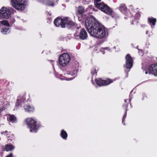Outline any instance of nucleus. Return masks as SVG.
Masks as SVG:
<instances>
[{
  "mask_svg": "<svg viewBox=\"0 0 157 157\" xmlns=\"http://www.w3.org/2000/svg\"><path fill=\"white\" fill-rule=\"evenodd\" d=\"M61 136L62 138L64 139H65L67 136V134L65 131L63 130H62L61 133Z\"/></svg>",
  "mask_w": 157,
  "mask_h": 157,
  "instance_id": "19",
  "label": "nucleus"
},
{
  "mask_svg": "<svg viewBox=\"0 0 157 157\" xmlns=\"http://www.w3.org/2000/svg\"><path fill=\"white\" fill-rule=\"evenodd\" d=\"M73 78H69V80H71L73 79Z\"/></svg>",
  "mask_w": 157,
  "mask_h": 157,
  "instance_id": "32",
  "label": "nucleus"
},
{
  "mask_svg": "<svg viewBox=\"0 0 157 157\" xmlns=\"http://www.w3.org/2000/svg\"><path fill=\"white\" fill-rule=\"evenodd\" d=\"M126 67L128 69H130L132 67L133 61L130 55L127 54L125 56Z\"/></svg>",
  "mask_w": 157,
  "mask_h": 157,
  "instance_id": "11",
  "label": "nucleus"
},
{
  "mask_svg": "<svg viewBox=\"0 0 157 157\" xmlns=\"http://www.w3.org/2000/svg\"><path fill=\"white\" fill-rule=\"evenodd\" d=\"M75 36L79 37L80 39L82 40H85L87 37V34L86 31L83 28L81 29L80 30L79 33H77V31H76V32L74 34Z\"/></svg>",
  "mask_w": 157,
  "mask_h": 157,
  "instance_id": "9",
  "label": "nucleus"
},
{
  "mask_svg": "<svg viewBox=\"0 0 157 157\" xmlns=\"http://www.w3.org/2000/svg\"><path fill=\"white\" fill-rule=\"evenodd\" d=\"M84 9L82 7H79L78 10V12L79 13L82 14L84 13Z\"/></svg>",
  "mask_w": 157,
  "mask_h": 157,
  "instance_id": "22",
  "label": "nucleus"
},
{
  "mask_svg": "<svg viewBox=\"0 0 157 157\" xmlns=\"http://www.w3.org/2000/svg\"><path fill=\"white\" fill-rule=\"evenodd\" d=\"M69 29H71L72 27L74 29L76 28V25L74 24V23L72 21H69Z\"/></svg>",
  "mask_w": 157,
  "mask_h": 157,
  "instance_id": "21",
  "label": "nucleus"
},
{
  "mask_svg": "<svg viewBox=\"0 0 157 157\" xmlns=\"http://www.w3.org/2000/svg\"><path fill=\"white\" fill-rule=\"evenodd\" d=\"M12 6L18 10H22L25 7L26 0H11Z\"/></svg>",
  "mask_w": 157,
  "mask_h": 157,
  "instance_id": "4",
  "label": "nucleus"
},
{
  "mask_svg": "<svg viewBox=\"0 0 157 157\" xmlns=\"http://www.w3.org/2000/svg\"><path fill=\"white\" fill-rule=\"evenodd\" d=\"M95 27L93 30L90 31L91 35L99 39H102L107 36L108 33L103 26L99 23Z\"/></svg>",
  "mask_w": 157,
  "mask_h": 157,
  "instance_id": "1",
  "label": "nucleus"
},
{
  "mask_svg": "<svg viewBox=\"0 0 157 157\" xmlns=\"http://www.w3.org/2000/svg\"><path fill=\"white\" fill-rule=\"evenodd\" d=\"M105 49H106V50H108L109 51L110 50L108 48H105Z\"/></svg>",
  "mask_w": 157,
  "mask_h": 157,
  "instance_id": "30",
  "label": "nucleus"
},
{
  "mask_svg": "<svg viewBox=\"0 0 157 157\" xmlns=\"http://www.w3.org/2000/svg\"><path fill=\"white\" fill-rule=\"evenodd\" d=\"M148 31H147L146 32V34H148Z\"/></svg>",
  "mask_w": 157,
  "mask_h": 157,
  "instance_id": "34",
  "label": "nucleus"
},
{
  "mask_svg": "<svg viewBox=\"0 0 157 157\" xmlns=\"http://www.w3.org/2000/svg\"><path fill=\"white\" fill-rule=\"evenodd\" d=\"M7 131H5L4 132V133H7Z\"/></svg>",
  "mask_w": 157,
  "mask_h": 157,
  "instance_id": "33",
  "label": "nucleus"
},
{
  "mask_svg": "<svg viewBox=\"0 0 157 157\" xmlns=\"http://www.w3.org/2000/svg\"><path fill=\"white\" fill-rule=\"evenodd\" d=\"M145 73L146 74H147V71H145Z\"/></svg>",
  "mask_w": 157,
  "mask_h": 157,
  "instance_id": "35",
  "label": "nucleus"
},
{
  "mask_svg": "<svg viewBox=\"0 0 157 157\" xmlns=\"http://www.w3.org/2000/svg\"><path fill=\"white\" fill-rule=\"evenodd\" d=\"M150 24L151 25L154 26L156 22V19L153 17L149 18H148Z\"/></svg>",
  "mask_w": 157,
  "mask_h": 157,
  "instance_id": "17",
  "label": "nucleus"
},
{
  "mask_svg": "<svg viewBox=\"0 0 157 157\" xmlns=\"http://www.w3.org/2000/svg\"><path fill=\"white\" fill-rule=\"evenodd\" d=\"M101 0H95L94 3L95 4L97 3V2H100Z\"/></svg>",
  "mask_w": 157,
  "mask_h": 157,
  "instance_id": "27",
  "label": "nucleus"
},
{
  "mask_svg": "<svg viewBox=\"0 0 157 157\" xmlns=\"http://www.w3.org/2000/svg\"><path fill=\"white\" fill-rule=\"evenodd\" d=\"M8 120L9 121L13 123L16 121V118L15 116L13 115L9 114L8 117Z\"/></svg>",
  "mask_w": 157,
  "mask_h": 157,
  "instance_id": "15",
  "label": "nucleus"
},
{
  "mask_svg": "<svg viewBox=\"0 0 157 157\" xmlns=\"http://www.w3.org/2000/svg\"><path fill=\"white\" fill-rule=\"evenodd\" d=\"M80 28V27H77L76 28V30Z\"/></svg>",
  "mask_w": 157,
  "mask_h": 157,
  "instance_id": "31",
  "label": "nucleus"
},
{
  "mask_svg": "<svg viewBox=\"0 0 157 157\" xmlns=\"http://www.w3.org/2000/svg\"><path fill=\"white\" fill-rule=\"evenodd\" d=\"M59 64L64 67L69 63V55L67 53H63L59 57Z\"/></svg>",
  "mask_w": 157,
  "mask_h": 157,
  "instance_id": "7",
  "label": "nucleus"
},
{
  "mask_svg": "<svg viewBox=\"0 0 157 157\" xmlns=\"http://www.w3.org/2000/svg\"><path fill=\"white\" fill-rule=\"evenodd\" d=\"M10 12L9 9L5 7H2L0 10V19H7L10 16Z\"/></svg>",
  "mask_w": 157,
  "mask_h": 157,
  "instance_id": "8",
  "label": "nucleus"
},
{
  "mask_svg": "<svg viewBox=\"0 0 157 157\" xmlns=\"http://www.w3.org/2000/svg\"><path fill=\"white\" fill-rule=\"evenodd\" d=\"M102 53H103V54H104V52H103Z\"/></svg>",
  "mask_w": 157,
  "mask_h": 157,
  "instance_id": "36",
  "label": "nucleus"
},
{
  "mask_svg": "<svg viewBox=\"0 0 157 157\" xmlns=\"http://www.w3.org/2000/svg\"><path fill=\"white\" fill-rule=\"evenodd\" d=\"M96 70H94V71L93 72H92V74H94L95 73H96Z\"/></svg>",
  "mask_w": 157,
  "mask_h": 157,
  "instance_id": "28",
  "label": "nucleus"
},
{
  "mask_svg": "<svg viewBox=\"0 0 157 157\" xmlns=\"http://www.w3.org/2000/svg\"><path fill=\"white\" fill-rule=\"evenodd\" d=\"M24 109L27 112L32 111L33 110V107L28 105H25L24 106Z\"/></svg>",
  "mask_w": 157,
  "mask_h": 157,
  "instance_id": "18",
  "label": "nucleus"
},
{
  "mask_svg": "<svg viewBox=\"0 0 157 157\" xmlns=\"http://www.w3.org/2000/svg\"><path fill=\"white\" fill-rule=\"evenodd\" d=\"M1 23L6 26H9V24L8 22L6 21L3 20L1 21Z\"/></svg>",
  "mask_w": 157,
  "mask_h": 157,
  "instance_id": "23",
  "label": "nucleus"
},
{
  "mask_svg": "<svg viewBox=\"0 0 157 157\" xmlns=\"http://www.w3.org/2000/svg\"><path fill=\"white\" fill-rule=\"evenodd\" d=\"M48 6H54L55 5L54 0H37Z\"/></svg>",
  "mask_w": 157,
  "mask_h": 157,
  "instance_id": "13",
  "label": "nucleus"
},
{
  "mask_svg": "<svg viewBox=\"0 0 157 157\" xmlns=\"http://www.w3.org/2000/svg\"><path fill=\"white\" fill-rule=\"evenodd\" d=\"M148 70L155 76H157V64H152L149 67Z\"/></svg>",
  "mask_w": 157,
  "mask_h": 157,
  "instance_id": "12",
  "label": "nucleus"
},
{
  "mask_svg": "<svg viewBox=\"0 0 157 157\" xmlns=\"http://www.w3.org/2000/svg\"><path fill=\"white\" fill-rule=\"evenodd\" d=\"M95 81L96 83L100 86L108 85L113 82V80L110 79H108L106 80H104L101 79L99 78L98 79H96Z\"/></svg>",
  "mask_w": 157,
  "mask_h": 157,
  "instance_id": "10",
  "label": "nucleus"
},
{
  "mask_svg": "<svg viewBox=\"0 0 157 157\" xmlns=\"http://www.w3.org/2000/svg\"><path fill=\"white\" fill-rule=\"evenodd\" d=\"M95 4L96 7L101 9L102 11L109 15L111 14L112 12V10L103 2H101L99 3H96Z\"/></svg>",
  "mask_w": 157,
  "mask_h": 157,
  "instance_id": "6",
  "label": "nucleus"
},
{
  "mask_svg": "<svg viewBox=\"0 0 157 157\" xmlns=\"http://www.w3.org/2000/svg\"><path fill=\"white\" fill-rule=\"evenodd\" d=\"M26 121L28 128H30V131L36 132L37 130L39 128L38 125L36 124V121L31 118L27 119Z\"/></svg>",
  "mask_w": 157,
  "mask_h": 157,
  "instance_id": "3",
  "label": "nucleus"
},
{
  "mask_svg": "<svg viewBox=\"0 0 157 157\" xmlns=\"http://www.w3.org/2000/svg\"><path fill=\"white\" fill-rule=\"evenodd\" d=\"M126 113H125L124 114V116L123 117V119H122V123L123 122L124 120L125 119V117H126Z\"/></svg>",
  "mask_w": 157,
  "mask_h": 157,
  "instance_id": "25",
  "label": "nucleus"
},
{
  "mask_svg": "<svg viewBox=\"0 0 157 157\" xmlns=\"http://www.w3.org/2000/svg\"><path fill=\"white\" fill-rule=\"evenodd\" d=\"M13 154L12 153L10 154L9 155L6 156V157H12Z\"/></svg>",
  "mask_w": 157,
  "mask_h": 157,
  "instance_id": "26",
  "label": "nucleus"
},
{
  "mask_svg": "<svg viewBox=\"0 0 157 157\" xmlns=\"http://www.w3.org/2000/svg\"><path fill=\"white\" fill-rule=\"evenodd\" d=\"M14 148V147L12 144H7L5 146L4 151H10L13 150Z\"/></svg>",
  "mask_w": 157,
  "mask_h": 157,
  "instance_id": "16",
  "label": "nucleus"
},
{
  "mask_svg": "<svg viewBox=\"0 0 157 157\" xmlns=\"http://www.w3.org/2000/svg\"><path fill=\"white\" fill-rule=\"evenodd\" d=\"M9 29H8L4 28L2 29L1 32L3 34H5L9 31Z\"/></svg>",
  "mask_w": 157,
  "mask_h": 157,
  "instance_id": "24",
  "label": "nucleus"
},
{
  "mask_svg": "<svg viewBox=\"0 0 157 157\" xmlns=\"http://www.w3.org/2000/svg\"><path fill=\"white\" fill-rule=\"evenodd\" d=\"M120 9L121 12H124L126 10L127 8L124 4H122L120 5Z\"/></svg>",
  "mask_w": 157,
  "mask_h": 157,
  "instance_id": "20",
  "label": "nucleus"
},
{
  "mask_svg": "<svg viewBox=\"0 0 157 157\" xmlns=\"http://www.w3.org/2000/svg\"><path fill=\"white\" fill-rule=\"evenodd\" d=\"M25 99L24 97H19L17 100V102L16 104V107L18 108L20 105L21 103L24 102Z\"/></svg>",
  "mask_w": 157,
  "mask_h": 157,
  "instance_id": "14",
  "label": "nucleus"
},
{
  "mask_svg": "<svg viewBox=\"0 0 157 157\" xmlns=\"http://www.w3.org/2000/svg\"><path fill=\"white\" fill-rule=\"evenodd\" d=\"M3 104V102H0V106L2 105Z\"/></svg>",
  "mask_w": 157,
  "mask_h": 157,
  "instance_id": "29",
  "label": "nucleus"
},
{
  "mask_svg": "<svg viewBox=\"0 0 157 157\" xmlns=\"http://www.w3.org/2000/svg\"><path fill=\"white\" fill-rule=\"evenodd\" d=\"M99 23L97 21L93 16L89 17L86 18L85 21L86 27L88 32L90 34V31L93 30L95 27L97 26V24Z\"/></svg>",
  "mask_w": 157,
  "mask_h": 157,
  "instance_id": "2",
  "label": "nucleus"
},
{
  "mask_svg": "<svg viewBox=\"0 0 157 157\" xmlns=\"http://www.w3.org/2000/svg\"><path fill=\"white\" fill-rule=\"evenodd\" d=\"M68 17H64L63 18L58 17L54 20V24L57 27H60L62 28L65 27L66 25L68 23Z\"/></svg>",
  "mask_w": 157,
  "mask_h": 157,
  "instance_id": "5",
  "label": "nucleus"
}]
</instances>
